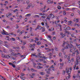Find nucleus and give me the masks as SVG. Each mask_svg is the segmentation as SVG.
Returning <instances> with one entry per match:
<instances>
[{
  "label": "nucleus",
  "mask_w": 80,
  "mask_h": 80,
  "mask_svg": "<svg viewBox=\"0 0 80 80\" xmlns=\"http://www.w3.org/2000/svg\"><path fill=\"white\" fill-rule=\"evenodd\" d=\"M5 45L6 47H7V48H8V47H8V45H7L6 44H5Z\"/></svg>",
  "instance_id": "nucleus-35"
},
{
  "label": "nucleus",
  "mask_w": 80,
  "mask_h": 80,
  "mask_svg": "<svg viewBox=\"0 0 80 80\" xmlns=\"http://www.w3.org/2000/svg\"><path fill=\"white\" fill-rule=\"evenodd\" d=\"M76 53V55L77 56L79 54V51H78V50H77L75 51Z\"/></svg>",
  "instance_id": "nucleus-5"
},
{
  "label": "nucleus",
  "mask_w": 80,
  "mask_h": 80,
  "mask_svg": "<svg viewBox=\"0 0 80 80\" xmlns=\"http://www.w3.org/2000/svg\"><path fill=\"white\" fill-rule=\"evenodd\" d=\"M30 8V7L29 6H28L27 7V9H28L29 8Z\"/></svg>",
  "instance_id": "nucleus-37"
},
{
  "label": "nucleus",
  "mask_w": 80,
  "mask_h": 80,
  "mask_svg": "<svg viewBox=\"0 0 80 80\" xmlns=\"http://www.w3.org/2000/svg\"><path fill=\"white\" fill-rule=\"evenodd\" d=\"M2 78H3V79L4 80H6V78H4V77L2 76Z\"/></svg>",
  "instance_id": "nucleus-33"
},
{
  "label": "nucleus",
  "mask_w": 80,
  "mask_h": 80,
  "mask_svg": "<svg viewBox=\"0 0 80 80\" xmlns=\"http://www.w3.org/2000/svg\"><path fill=\"white\" fill-rule=\"evenodd\" d=\"M9 50L10 52H11V53H12V52H13V50L12 49H11V48H10L9 49Z\"/></svg>",
  "instance_id": "nucleus-19"
},
{
  "label": "nucleus",
  "mask_w": 80,
  "mask_h": 80,
  "mask_svg": "<svg viewBox=\"0 0 80 80\" xmlns=\"http://www.w3.org/2000/svg\"><path fill=\"white\" fill-rule=\"evenodd\" d=\"M50 2H51L50 0H48V3H50Z\"/></svg>",
  "instance_id": "nucleus-36"
},
{
  "label": "nucleus",
  "mask_w": 80,
  "mask_h": 80,
  "mask_svg": "<svg viewBox=\"0 0 80 80\" xmlns=\"http://www.w3.org/2000/svg\"><path fill=\"white\" fill-rule=\"evenodd\" d=\"M66 72L68 73H69V68H68V69L67 68L66 69Z\"/></svg>",
  "instance_id": "nucleus-8"
},
{
  "label": "nucleus",
  "mask_w": 80,
  "mask_h": 80,
  "mask_svg": "<svg viewBox=\"0 0 80 80\" xmlns=\"http://www.w3.org/2000/svg\"><path fill=\"white\" fill-rule=\"evenodd\" d=\"M76 62L77 63H78V62L79 61V58H76Z\"/></svg>",
  "instance_id": "nucleus-15"
},
{
  "label": "nucleus",
  "mask_w": 80,
  "mask_h": 80,
  "mask_svg": "<svg viewBox=\"0 0 80 80\" xmlns=\"http://www.w3.org/2000/svg\"><path fill=\"white\" fill-rule=\"evenodd\" d=\"M8 14L9 15H11V16H12V13H11L10 12H9Z\"/></svg>",
  "instance_id": "nucleus-46"
},
{
  "label": "nucleus",
  "mask_w": 80,
  "mask_h": 80,
  "mask_svg": "<svg viewBox=\"0 0 80 80\" xmlns=\"http://www.w3.org/2000/svg\"><path fill=\"white\" fill-rule=\"evenodd\" d=\"M52 14L51 13L50 14H49L48 17H49L50 18L52 17Z\"/></svg>",
  "instance_id": "nucleus-12"
},
{
  "label": "nucleus",
  "mask_w": 80,
  "mask_h": 80,
  "mask_svg": "<svg viewBox=\"0 0 80 80\" xmlns=\"http://www.w3.org/2000/svg\"><path fill=\"white\" fill-rule=\"evenodd\" d=\"M37 69H41V68H43V67L42 66H38L37 67Z\"/></svg>",
  "instance_id": "nucleus-4"
},
{
  "label": "nucleus",
  "mask_w": 80,
  "mask_h": 80,
  "mask_svg": "<svg viewBox=\"0 0 80 80\" xmlns=\"http://www.w3.org/2000/svg\"><path fill=\"white\" fill-rule=\"evenodd\" d=\"M31 70L32 72H37V70H35V69L33 68H31Z\"/></svg>",
  "instance_id": "nucleus-11"
},
{
  "label": "nucleus",
  "mask_w": 80,
  "mask_h": 80,
  "mask_svg": "<svg viewBox=\"0 0 80 80\" xmlns=\"http://www.w3.org/2000/svg\"><path fill=\"white\" fill-rule=\"evenodd\" d=\"M52 35H55V32H52Z\"/></svg>",
  "instance_id": "nucleus-50"
},
{
  "label": "nucleus",
  "mask_w": 80,
  "mask_h": 80,
  "mask_svg": "<svg viewBox=\"0 0 80 80\" xmlns=\"http://www.w3.org/2000/svg\"><path fill=\"white\" fill-rule=\"evenodd\" d=\"M11 41H15V38H11Z\"/></svg>",
  "instance_id": "nucleus-9"
},
{
  "label": "nucleus",
  "mask_w": 80,
  "mask_h": 80,
  "mask_svg": "<svg viewBox=\"0 0 80 80\" xmlns=\"http://www.w3.org/2000/svg\"><path fill=\"white\" fill-rule=\"evenodd\" d=\"M24 75H25V74H22L20 76V77L22 78V77H23V76H24Z\"/></svg>",
  "instance_id": "nucleus-17"
},
{
  "label": "nucleus",
  "mask_w": 80,
  "mask_h": 80,
  "mask_svg": "<svg viewBox=\"0 0 80 80\" xmlns=\"http://www.w3.org/2000/svg\"><path fill=\"white\" fill-rule=\"evenodd\" d=\"M64 64V63L63 62H62V63H60V65H61V66H62H62H63V64Z\"/></svg>",
  "instance_id": "nucleus-21"
},
{
  "label": "nucleus",
  "mask_w": 80,
  "mask_h": 80,
  "mask_svg": "<svg viewBox=\"0 0 80 80\" xmlns=\"http://www.w3.org/2000/svg\"><path fill=\"white\" fill-rule=\"evenodd\" d=\"M68 23H68V25H70L71 23H72V21H68Z\"/></svg>",
  "instance_id": "nucleus-13"
},
{
  "label": "nucleus",
  "mask_w": 80,
  "mask_h": 80,
  "mask_svg": "<svg viewBox=\"0 0 80 80\" xmlns=\"http://www.w3.org/2000/svg\"><path fill=\"white\" fill-rule=\"evenodd\" d=\"M42 14V13H40V15H45V13H43V14Z\"/></svg>",
  "instance_id": "nucleus-39"
},
{
  "label": "nucleus",
  "mask_w": 80,
  "mask_h": 80,
  "mask_svg": "<svg viewBox=\"0 0 80 80\" xmlns=\"http://www.w3.org/2000/svg\"><path fill=\"white\" fill-rule=\"evenodd\" d=\"M21 79H22V80H24L25 79V77H23L22 78H21Z\"/></svg>",
  "instance_id": "nucleus-40"
},
{
  "label": "nucleus",
  "mask_w": 80,
  "mask_h": 80,
  "mask_svg": "<svg viewBox=\"0 0 80 80\" xmlns=\"http://www.w3.org/2000/svg\"><path fill=\"white\" fill-rule=\"evenodd\" d=\"M35 54H32V55L33 57H34L35 56Z\"/></svg>",
  "instance_id": "nucleus-47"
},
{
  "label": "nucleus",
  "mask_w": 80,
  "mask_h": 80,
  "mask_svg": "<svg viewBox=\"0 0 80 80\" xmlns=\"http://www.w3.org/2000/svg\"><path fill=\"white\" fill-rule=\"evenodd\" d=\"M38 65H42V64L41 63H37Z\"/></svg>",
  "instance_id": "nucleus-30"
},
{
  "label": "nucleus",
  "mask_w": 80,
  "mask_h": 80,
  "mask_svg": "<svg viewBox=\"0 0 80 80\" xmlns=\"http://www.w3.org/2000/svg\"><path fill=\"white\" fill-rule=\"evenodd\" d=\"M41 17L42 18H46V17H45V16H41Z\"/></svg>",
  "instance_id": "nucleus-34"
},
{
  "label": "nucleus",
  "mask_w": 80,
  "mask_h": 80,
  "mask_svg": "<svg viewBox=\"0 0 80 80\" xmlns=\"http://www.w3.org/2000/svg\"><path fill=\"white\" fill-rule=\"evenodd\" d=\"M45 71H46L47 73H48V74H51V73H50V72L49 71H48L47 69H46Z\"/></svg>",
  "instance_id": "nucleus-7"
},
{
  "label": "nucleus",
  "mask_w": 80,
  "mask_h": 80,
  "mask_svg": "<svg viewBox=\"0 0 80 80\" xmlns=\"http://www.w3.org/2000/svg\"><path fill=\"white\" fill-rule=\"evenodd\" d=\"M12 67H13V68H15V64H12Z\"/></svg>",
  "instance_id": "nucleus-20"
},
{
  "label": "nucleus",
  "mask_w": 80,
  "mask_h": 80,
  "mask_svg": "<svg viewBox=\"0 0 80 80\" xmlns=\"http://www.w3.org/2000/svg\"><path fill=\"white\" fill-rule=\"evenodd\" d=\"M64 30H70V27H68L67 28H64Z\"/></svg>",
  "instance_id": "nucleus-3"
},
{
  "label": "nucleus",
  "mask_w": 80,
  "mask_h": 80,
  "mask_svg": "<svg viewBox=\"0 0 80 80\" xmlns=\"http://www.w3.org/2000/svg\"><path fill=\"white\" fill-rule=\"evenodd\" d=\"M37 45H40L41 44V42H38L37 43Z\"/></svg>",
  "instance_id": "nucleus-23"
},
{
  "label": "nucleus",
  "mask_w": 80,
  "mask_h": 80,
  "mask_svg": "<svg viewBox=\"0 0 80 80\" xmlns=\"http://www.w3.org/2000/svg\"><path fill=\"white\" fill-rule=\"evenodd\" d=\"M76 53V52L75 51V52H72V54H75Z\"/></svg>",
  "instance_id": "nucleus-62"
},
{
  "label": "nucleus",
  "mask_w": 80,
  "mask_h": 80,
  "mask_svg": "<svg viewBox=\"0 0 80 80\" xmlns=\"http://www.w3.org/2000/svg\"><path fill=\"white\" fill-rule=\"evenodd\" d=\"M65 34H63L62 35V38H63L64 37H65Z\"/></svg>",
  "instance_id": "nucleus-41"
},
{
  "label": "nucleus",
  "mask_w": 80,
  "mask_h": 80,
  "mask_svg": "<svg viewBox=\"0 0 80 80\" xmlns=\"http://www.w3.org/2000/svg\"><path fill=\"white\" fill-rule=\"evenodd\" d=\"M77 66L76 65H75L74 66V70H75V68H76V67Z\"/></svg>",
  "instance_id": "nucleus-29"
},
{
  "label": "nucleus",
  "mask_w": 80,
  "mask_h": 80,
  "mask_svg": "<svg viewBox=\"0 0 80 80\" xmlns=\"http://www.w3.org/2000/svg\"><path fill=\"white\" fill-rule=\"evenodd\" d=\"M70 57L68 56V60H70Z\"/></svg>",
  "instance_id": "nucleus-60"
},
{
  "label": "nucleus",
  "mask_w": 80,
  "mask_h": 80,
  "mask_svg": "<svg viewBox=\"0 0 80 80\" xmlns=\"http://www.w3.org/2000/svg\"><path fill=\"white\" fill-rule=\"evenodd\" d=\"M63 12H63V14L64 15H66V12H65V11H63Z\"/></svg>",
  "instance_id": "nucleus-43"
},
{
  "label": "nucleus",
  "mask_w": 80,
  "mask_h": 80,
  "mask_svg": "<svg viewBox=\"0 0 80 80\" xmlns=\"http://www.w3.org/2000/svg\"><path fill=\"white\" fill-rule=\"evenodd\" d=\"M45 73L44 72H41L40 73V74L42 75H44V74H45Z\"/></svg>",
  "instance_id": "nucleus-10"
},
{
  "label": "nucleus",
  "mask_w": 80,
  "mask_h": 80,
  "mask_svg": "<svg viewBox=\"0 0 80 80\" xmlns=\"http://www.w3.org/2000/svg\"><path fill=\"white\" fill-rule=\"evenodd\" d=\"M72 68L70 67L69 68V72L68 73V76L66 78V80L70 78V73H71V72H72Z\"/></svg>",
  "instance_id": "nucleus-1"
},
{
  "label": "nucleus",
  "mask_w": 80,
  "mask_h": 80,
  "mask_svg": "<svg viewBox=\"0 0 80 80\" xmlns=\"http://www.w3.org/2000/svg\"><path fill=\"white\" fill-rule=\"evenodd\" d=\"M69 48V46H66V48H67V49H68V48Z\"/></svg>",
  "instance_id": "nucleus-42"
},
{
  "label": "nucleus",
  "mask_w": 80,
  "mask_h": 80,
  "mask_svg": "<svg viewBox=\"0 0 80 80\" xmlns=\"http://www.w3.org/2000/svg\"><path fill=\"white\" fill-rule=\"evenodd\" d=\"M35 57H36L37 58H38V57H39V56L38 55H35Z\"/></svg>",
  "instance_id": "nucleus-53"
},
{
  "label": "nucleus",
  "mask_w": 80,
  "mask_h": 80,
  "mask_svg": "<svg viewBox=\"0 0 80 80\" xmlns=\"http://www.w3.org/2000/svg\"><path fill=\"white\" fill-rule=\"evenodd\" d=\"M42 61L44 63H47V62L45 61L44 59H43L42 60Z\"/></svg>",
  "instance_id": "nucleus-32"
},
{
  "label": "nucleus",
  "mask_w": 80,
  "mask_h": 80,
  "mask_svg": "<svg viewBox=\"0 0 80 80\" xmlns=\"http://www.w3.org/2000/svg\"><path fill=\"white\" fill-rule=\"evenodd\" d=\"M40 27H39V25H38L37 28L35 29V30H36V31H37V29H38Z\"/></svg>",
  "instance_id": "nucleus-22"
},
{
  "label": "nucleus",
  "mask_w": 80,
  "mask_h": 80,
  "mask_svg": "<svg viewBox=\"0 0 80 80\" xmlns=\"http://www.w3.org/2000/svg\"><path fill=\"white\" fill-rule=\"evenodd\" d=\"M5 35H8V32H5Z\"/></svg>",
  "instance_id": "nucleus-26"
},
{
  "label": "nucleus",
  "mask_w": 80,
  "mask_h": 80,
  "mask_svg": "<svg viewBox=\"0 0 80 80\" xmlns=\"http://www.w3.org/2000/svg\"><path fill=\"white\" fill-rule=\"evenodd\" d=\"M7 40H8V41H10V40H11V38L8 39Z\"/></svg>",
  "instance_id": "nucleus-48"
},
{
  "label": "nucleus",
  "mask_w": 80,
  "mask_h": 80,
  "mask_svg": "<svg viewBox=\"0 0 80 80\" xmlns=\"http://www.w3.org/2000/svg\"><path fill=\"white\" fill-rule=\"evenodd\" d=\"M48 55L50 56H52V54L51 52H50L49 53Z\"/></svg>",
  "instance_id": "nucleus-24"
},
{
  "label": "nucleus",
  "mask_w": 80,
  "mask_h": 80,
  "mask_svg": "<svg viewBox=\"0 0 80 80\" xmlns=\"http://www.w3.org/2000/svg\"><path fill=\"white\" fill-rule=\"evenodd\" d=\"M51 67H50L49 68H48V69H47V70H48V71H51Z\"/></svg>",
  "instance_id": "nucleus-18"
},
{
  "label": "nucleus",
  "mask_w": 80,
  "mask_h": 80,
  "mask_svg": "<svg viewBox=\"0 0 80 80\" xmlns=\"http://www.w3.org/2000/svg\"><path fill=\"white\" fill-rule=\"evenodd\" d=\"M6 17H10V15H8V14H7Z\"/></svg>",
  "instance_id": "nucleus-54"
},
{
  "label": "nucleus",
  "mask_w": 80,
  "mask_h": 80,
  "mask_svg": "<svg viewBox=\"0 0 80 80\" xmlns=\"http://www.w3.org/2000/svg\"><path fill=\"white\" fill-rule=\"evenodd\" d=\"M53 66H54V65H52L50 67L52 69V68H54V67H53Z\"/></svg>",
  "instance_id": "nucleus-49"
},
{
  "label": "nucleus",
  "mask_w": 80,
  "mask_h": 80,
  "mask_svg": "<svg viewBox=\"0 0 80 80\" xmlns=\"http://www.w3.org/2000/svg\"><path fill=\"white\" fill-rule=\"evenodd\" d=\"M2 57L3 58H5V57L4 56V55H3V54H2Z\"/></svg>",
  "instance_id": "nucleus-52"
},
{
  "label": "nucleus",
  "mask_w": 80,
  "mask_h": 80,
  "mask_svg": "<svg viewBox=\"0 0 80 80\" xmlns=\"http://www.w3.org/2000/svg\"><path fill=\"white\" fill-rule=\"evenodd\" d=\"M58 8L59 9V10H60V9H61V6H58Z\"/></svg>",
  "instance_id": "nucleus-16"
},
{
  "label": "nucleus",
  "mask_w": 80,
  "mask_h": 80,
  "mask_svg": "<svg viewBox=\"0 0 80 80\" xmlns=\"http://www.w3.org/2000/svg\"><path fill=\"white\" fill-rule=\"evenodd\" d=\"M11 58H12V59H13V60H16V58H15V57H13V56L11 57Z\"/></svg>",
  "instance_id": "nucleus-27"
},
{
  "label": "nucleus",
  "mask_w": 80,
  "mask_h": 80,
  "mask_svg": "<svg viewBox=\"0 0 80 80\" xmlns=\"http://www.w3.org/2000/svg\"><path fill=\"white\" fill-rule=\"evenodd\" d=\"M70 43L71 45H72V43H73V42H72V41H70Z\"/></svg>",
  "instance_id": "nucleus-55"
},
{
  "label": "nucleus",
  "mask_w": 80,
  "mask_h": 80,
  "mask_svg": "<svg viewBox=\"0 0 80 80\" xmlns=\"http://www.w3.org/2000/svg\"><path fill=\"white\" fill-rule=\"evenodd\" d=\"M38 55L39 56H39H40V55H41V53H39Z\"/></svg>",
  "instance_id": "nucleus-56"
},
{
  "label": "nucleus",
  "mask_w": 80,
  "mask_h": 80,
  "mask_svg": "<svg viewBox=\"0 0 80 80\" xmlns=\"http://www.w3.org/2000/svg\"><path fill=\"white\" fill-rule=\"evenodd\" d=\"M69 48L70 50V52H73L72 50L74 48V47H73V46L72 45V44L70 45L69 47Z\"/></svg>",
  "instance_id": "nucleus-2"
},
{
  "label": "nucleus",
  "mask_w": 80,
  "mask_h": 80,
  "mask_svg": "<svg viewBox=\"0 0 80 80\" xmlns=\"http://www.w3.org/2000/svg\"><path fill=\"white\" fill-rule=\"evenodd\" d=\"M36 19H35L33 22H32V25H35L36 24Z\"/></svg>",
  "instance_id": "nucleus-6"
},
{
  "label": "nucleus",
  "mask_w": 80,
  "mask_h": 80,
  "mask_svg": "<svg viewBox=\"0 0 80 80\" xmlns=\"http://www.w3.org/2000/svg\"><path fill=\"white\" fill-rule=\"evenodd\" d=\"M30 47H33V45L31 44H30Z\"/></svg>",
  "instance_id": "nucleus-64"
},
{
  "label": "nucleus",
  "mask_w": 80,
  "mask_h": 80,
  "mask_svg": "<svg viewBox=\"0 0 80 80\" xmlns=\"http://www.w3.org/2000/svg\"><path fill=\"white\" fill-rule=\"evenodd\" d=\"M15 68L16 69L15 70H19V68Z\"/></svg>",
  "instance_id": "nucleus-61"
},
{
  "label": "nucleus",
  "mask_w": 80,
  "mask_h": 80,
  "mask_svg": "<svg viewBox=\"0 0 80 80\" xmlns=\"http://www.w3.org/2000/svg\"><path fill=\"white\" fill-rule=\"evenodd\" d=\"M30 15H31L30 13L26 15V17H30Z\"/></svg>",
  "instance_id": "nucleus-14"
},
{
  "label": "nucleus",
  "mask_w": 80,
  "mask_h": 80,
  "mask_svg": "<svg viewBox=\"0 0 80 80\" xmlns=\"http://www.w3.org/2000/svg\"><path fill=\"white\" fill-rule=\"evenodd\" d=\"M42 32H45V28H43L42 30Z\"/></svg>",
  "instance_id": "nucleus-38"
},
{
  "label": "nucleus",
  "mask_w": 80,
  "mask_h": 80,
  "mask_svg": "<svg viewBox=\"0 0 80 80\" xmlns=\"http://www.w3.org/2000/svg\"><path fill=\"white\" fill-rule=\"evenodd\" d=\"M46 77H49V75H48V74H46Z\"/></svg>",
  "instance_id": "nucleus-58"
},
{
  "label": "nucleus",
  "mask_w": 80,
  "mask_h": 80,
  "mask_svg": "<svg viewBox=\"0 0 80 80\" xmlns=\"http://www.w3.org/2000/svg\"><path fill=\"white\" fill-rule=\"evenodd\" d=\"M27 4H28L29 3H30V1H29V0H28L27 1Z\"/></svg>",
  "instance_id": "nucleus-25"
},
{
  "label": "nucleus",
  "mask_w": 80,
  "mask_h": 80,
  "mask_svg": "<svg viewBox=\"0 0 80 80\" xmlns=\"http://www.w3.org/2000/svg\"><path fill=\"white\" fill-rule=\"evenodd\" d=\"M53 77H51L49 78V79L51 80V79H53Z\"/></svg>",
  "instance_id": "nucleus-51"
},
{
  "label": "nucleus",
  "mask_w": 80,
  "mask_h": 80,
  "mask_svg": "<svg viewBox=\"0 0 80 80\" xmlns=\"http://www.w3.org/2000/svg\"><path fill=\"white\" fill-rule=\"evenodd\" d=\"M74 22H77V19H76V18L74 19Z\"/></svg>",
  "instance_id": "nucleus-57"
},
{
  "label": "nucleus",
  "mask_w": 80,
  "mask_h": 80,
  "mask_svg": "<svg viewBox=\"0 0 80 80\" xmlns=\"http://www.w3.org/2000/svg\"><path fill=\"white\" fill-rule=\"evenodd\" d=\"M59 57H61V56H62V53H61L60 52L59 53Z\"/></svg>",
  "instance_id": "nucleus-44"
},
{
  "label": "nucleus",
  "mask_w": 80,
  "mask_h": 80,
  "mask_svg": "<svg viewBox=\"0 0 80 80\" xmlns=\"http://www.w3.org/2000/svg\"><path fill=\"white\" fill-rule=\"evenodd\" d=\"M16 62L15 61L14 62H13L12 63H13V64H15V63H16Z\"/></svg>",
  "instance_id": "nucleus-63"
},
{
  "label": "nucleus",
  "mask_w": 80,
  "mask_h": 80,
  "mask_svg": "<svg viewBox=\"0 0 80 80\" xmlns=\"http://www.w3.org/2000/svg\"><path fill=\"white\" fill-rule=\"evenodd\" d=\"M41 24H42V26H44V22H42L41 23Z\"/></svg>",
  "instance_id": "nucleus-45"
},
{
  "label": "nucleus",
  "mask_w": 80,
  "mask_h": 80,
  "mask_svg": "<svg viewBox=\"0 0 80 80\" xmlns=\"http://www.w3.org/2000/svg\"><path fill=\"white\" fill-rule=\"evenodd\" d=\"M77 25L78 26V27H80V24L78 23L77 24Z\"/></svg>",
  "instance_id": "nucleus-59"
},
{
  "label": "nucleus",
  "mask_w": 80,
  "mask_h": 80,
  "mask_svg": "<svg viewBox=\"0 0 80 80\" xmlns=\"http://www.w3.org/2000/svg\"><path fill=\"white\" fill-rule=\"evenodd\" d=\"M36 17H38V18H39L40 17V16H39V15H36L35 16Z\"/></svg>",
  "instance_id": "nucleus-28"
},
{
  "label": "nucleus",
  "mask_w": 80,
  "mask_h": 80,
  "mask_svg": "<svg viewBox=\"0 0 80 80\" xmlns=\"http://www.w3.org/2000/svg\"><path fill=\"white\" fill-rule=\"evenodd\" d=\"M76 23H78V20H79V19H76Z\"/></svg>",
  "instance_id": "nucleus-31"
}]
</instances>
